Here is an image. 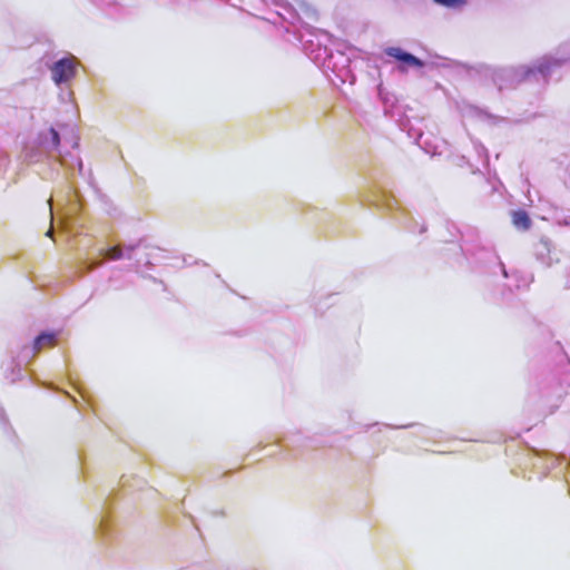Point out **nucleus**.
Masks as SVG:
<instances>
[{"instance_id":"423d86ee","label":"nucleus","mask_w":570,"mask_h":570,"mask_svg":"<svg viewBox=\"0 0 570 570\" xmlns=\"http://www.w3.org/2000/svg\"><path fill=\"white\" fill-rule=\"evenodd\" d=\"M512 219L517 228L527 229L530 226V218L524 212H514Z\"/></svg>"},{"instance_id":"1a4fd4ad","label":"nucleus","mask_w":570,"mask_h":570,"mask_svg":"<svg viewBox=\"0 0 570 570\" xmlns=\"http://www.w3.org/2000/svg\"><path fill=\"white\" fill-rule=\"evenodd\" d=\"M386 53L390 56V57H393L397 60H402V57L406 53L404 52L402 49L400 48H396V47H391L386 50Z\"/></svg>"},{"instance_id":"0eeeda50","label":"nucleus","mask_w":570,"mask_h":570,"mask_svg":"<svg viewBox=\"0 0 570 570\" xmlns=\"http://www.w3.org/2000/svg\"><path fill=\"white\" fill-rule=\"evenodd\" d=\"M435 3L451 8V9H461L466 4V0H433Z\"/></svg>"},{"instance_id":"ddd939ff","label":"nucleus","mask_w":570,"mask_h":570,"mask_svg":"<svg viewBox=\"0 0 570 570\" xmlns=\"http://www.w3.org/2000/svg\"><path fill=\"white\" fill-rule=\"evenodd\" d=\"M77 161H78V166H79V168L81 169V166H82L81 160H80V159H77Z\"/></svg>"},{"instance_id":"f257e3e1","label":"nucleus","mask_w":570,"mask_h":570,"mask_svg":"<svg viewBox=\"0 0 570 570\" xmlns=\"http://www.w3.org/2000/svg\"><path fill=\"white\" fill-rule=\"evenodd\" d=\"M79 61L72 55H66L49 66L51 80L56 86L68 85L76 77Z\"/></svg>"},{"instance_id":"7ed1b4c3","label":"nucleus","mask_w":570,"mask_h":570,"mask_svg":"<svg viewBox=\"0 0 570 570\" xmlns=\"http://www.w3.org/2000/svg\"><path fill=\"white\" fill-rule=\"evenodd\" d=\"M57 336V332H45L40 334L35 341L33 348L37 352H40L45 347L53 346L56 344Z\"/></svg>"},{"instance_id":"20e7f679","label":"nucleus","mask_w":570,"mask_h":570,"mask_svg":"<svg viewBox=\"0 0 570 570\" xmlns=\"http://www.w3.org/2000/svg\"><path fill=\"white\" fill-rule=\"evenodd\" d=\"M132 250V247H126L125 249L120 247H112L108 249L105 254L109 259L118 261L121 258H131V256L128 254Z\"/></svg>"},{"instance_id":"f8f14e48","label":"nucleus","mask_w":570,"mask_h":570,"mask_svg":"<svg viewBox=\"0 0 570 570\" xmlns=\"http://www.w3.org/2000/svg\"><path fill=\"white\" fill-rule=\"evenodd\" d=\"M47 236H49V237H51V236H52V229H49V230L47 232Z\"/></svg>"},{"instance_id":"9b49d317","label":"nucleus","mask_w":570,"mask_h":570,"mask_svg":"<svg viewBox=\"0 0 570 570\" xmlns=\"http://www.w3.org/2000/svg\"><path fill=\"white\" fill-rule=\"evenodd\" d=\"M99 264H100L99 262H97V263H90V264H89V266H88V268H89V269H91V268H94L95 266H98Z\"/></svg>"},{"instance_id":"f03ea898","label":"nucleus","mask_w":570,"mask_h":570,"mask_svg":"<svg viewBox=\"0 0 570 570\" xmlns=\"http://www.w3.org/2000/svg\"><path fill=\"white\" fill-rule=\"evenodd\" d=\"M61 126H49L42 129L38 135V142L41 147L48 150H57L59 147V128Z\"/></svg>"},{"instance_id":"9d476101","label":"nucleus","mask_w":570,"mask_h":570,"mask_svg":"<svg viewBox=\"0 0 570 570\" xmlns=\"http://www.w3.org/2000/svg\"><path fill=\"white\" fill-rule=\"evenodd\" d=\"M521 70L524 71L525 73L533 72V69L527 67H521Z\"/></svg>"},{"instance_id":"39448f33","label":"nucleus","mask_w":570,"mask_h":570,"mask_svg":"<svg viewBox=\"0 0 570 570\" xmlns=\"http://www.w3.org/2000/svg\"><path fill=\"white\" fill-rule=\"evenodd\" d=\"M556 65H558L556 59L551 57H544L534 65V69L542 75H547L551 70V67Z\"/></svg>"},{"instance_id":"6e6552de","label":"nucleus","mask_w":570,"mask_h":570,"mask_svg":"<svg viewBox=\"0 0 570 570\" xmlns=\"http://www.w3.org/2000/svg\"><path fill=\"white\" fill-rule=\"evenodd\" d=\"M401 61H403V62H405L407 65L415 66V67H422L423 66L421 60H419L416 57H414L413 55L407 53V52L402 57Z\"/></svg>"}]
</instances>
